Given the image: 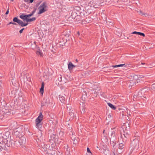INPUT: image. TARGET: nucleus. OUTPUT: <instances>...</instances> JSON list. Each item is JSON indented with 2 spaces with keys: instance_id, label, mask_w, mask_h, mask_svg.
I'll return each instance as SVG.
<instances>
[{
  "instance_id": "9",
  "label": "nucleus",
  "mask_w": 155,
  "mask_h": 155,
  "mask_svg": "<svg viewBox=\"0 0 155 155\" xmlns=\"http://www.w3.org/2000/svg\"><path fill=\"white\" fill-rule=\"evenodd\" d=\"M123 143H120L119 144L118 149L117 150V153L118 154H120L122 153L124 151L125 145H124L125 143L123 142Z\"/></svg>"
},
{
  "instance_id": "59",
  "label": "nucleus",
  "mask_w": 155,
  "mask_h": 155,
  "mask_svg": "<svg viewBox=\"0 0 155 155\" xmlns=\"http://www.w3.org/2000/svg\"><path fill=\"white\" fill-rule=\"evenodd\" d=\"M1 82L0 81V87H1Z\"/></svg>"
},
{
  "instance_id": "31",
  "label": "nucleus",
  "mask_w": 155,
  "mask_h": 155,
  "mask_svg": "<svg viewBox=\"0 0 155 155\" xmlns=\"http://www.w3.org/2000/svg\"><path fill=\"white\" fill-rule=\"evenodd\" d=\"M64 148L65 149L66 151L68 153H70V150L68 146V145H66V146H64Z\"/></svg>"
},
{
  "instance_id": "62",
  "label": "nucleus",
  "mask_w": 155,
  "mask_h": 155,
  "mask_svg": "<svg viewBox=\"0 0 155 155\" xmlns=\"http://www.w3.org/2000/svg\"><path fill=\"white\" fill-rule=\"evenodd\" d=\"M67 155H71V153H68Z\"/></svg>"
},
{
  "instance_id": "61",
  "label": "nucleus",
  "mask_w": 155,
  "mask_h": 155,
  "mask_svg": "<svg viewBox=\"0 0 155 155\" xmlns=\"http://www.w3.org/2000/svg\"><path fill=\"white\" fill-rule=\"evenodd\" d=\"M108 117H111V115H108Z\"/></svg>"
},
{
  "instance_id": "14",
  "label": "nucleus",
  "mask_w": 155,
  "mask_h": 155,
  "mask_svg": "<svg viewBox=\"0 0 155 155\" xmlns=\"http://www.w3.org/2000/svg\"><path fill=\"white\" fill-rule=\"evenodd\" d=\"M50 147L49 145L44 144L43 147L42 148V151L45 152L47 153Z\"/></svg>"
},
{
  "instance_id": "28",
  "label": "nucleus",
  "mask_w": 155,
  "mask_h": 155,
  "mask_svg": "<svg viewBox=\"0 0 155 155\" xmlns=\"http://www.w3.org/2000/svg\"><path fill=\"white\" fill-rule=\"evenodd\" d=\"M74 19L76 21H78L81 20V18L80 15H77Z\"/></svg>"
},
{
  "instance_id": "18",
  "label": "nucleus",
  "mask_w": 155,
  "mask_h": 155,
  "mask_svg": "<svg viewBox=\"0 0 155 155\" xmlns=\"http://www.w3.org/2000/svg\"><path fill=\"white\" fill-rule=\"evenodd\" d=\"M75 67L76 66L74 65L71 62H69L68 64V68L70 71H72L73 68Z\"/></svg>"
},
{
  "instance_id": "26",
  "label": "nucleus",
  "mask_w": 155,
  "mask_h": 155,
  "mask_svg": "<svg viewBox=\"0 0 155 155\" xmlns=\"http://www.w3.org/2000/svg\"><path fill=\"white\" fill-rule=\"evenodd\" d=\"M36 19V18L35 17H33L32 18H28V19H27V21L26 23H28V22H31L32 21H35Z\"/></svg>"
},
{
  "instance_id": "39",
  "label": "nucleus",
  "mask_w": 155,
  "mask_h": 155,
  "mask_svg": "<svg viewBox=\"0 0 155 155\" xmlns=\"http://www.w3.org/2000/svg\"><path fill=\"white\" fill-rule=\"evenodd\" d=\"M134 83V81H130V84H129V86H132L134 85V84H133Z\"/></svg>"
},
{
  "instance_id": "63",
  "label": "nucleus",
  "mask_w": 155,
  "mask_h": 155,
  "mask_svg": "<svg viewBox=\"0 0 155 155\" xmlns=\"http://www.w3.org/2000/svg\"><path fill=\"white\" fill-rule=\"evenodd\" d=\"M104 2V1H103L102 0L100 2H101L100 3H101V2Z\"/></svg>"
},
{
  "instance_id": "38",
  "label": "nucleus",
  "mask_w": 155,
  "mask_h": 155,
  "mask_svg": "<svg viewBox=\"0 0 155 155\" xmlns=\"http://www.w3.org/2000/svg\"><path fill=\"white\" fill-rule=\"evenodd\" d=\"M108 152L107 154L106 153L105 154V155H115V153H110L109 151V150H107V151Z\"/></svg>"
},
{
  "instance_id": "12",
  "label": "nucleus",
  "mask_w": 155,
  "mask_h": 155,
  "mask_svg": "<svg viewBox=\"0 0 155 155\" xmlns=\"http://www.w3.org/2000/svg\"><path fill=\"white\" fill-rule=\"evenodd\" d=\"M18 144L19 143V145H21L24 144L26 143V139L25 137H22L19 138V140H17Z\"/></svg>"
},
{
  "instance_id": "60",
  "label": "nucleus",
  "mask_w": 155,
  "mask_h": 155,
  "mask_svg": "<svg viewBox=\"0 0 155 155\" xmlns=\"http://www.w3.org/2000/svg\"><path fill=\"white\" fill-rule=\"evenodd\" d=\"M75 61H76V62H78V59H76V60H75Z\"/></svg>"
},
{
  "instance_id": "42",
  "label": "nucleus",
  "mask_w": 155,
  "mask_h": 155,
  "mask_svg": "<svg viewBox=\"0 0 155 155\" xmlns=\"http://www.w3.org/2000/svg\"><path fill=\"white\" fill-rule=\"evenodd\" d=\"M9 8L8 7V8L7 10V11L6 12V13H5V15H8V14L9 12Z\"/></svg>"
},
{
  "instance_id": "24",
  "label": "nucleus",
  "mask_w": 155,
  "mask_h": 155,
  "mask_svg": "<svg viewBox=\"0 0 155 155\" xmlns=\"http://www.w3.org/2000/svg\"><path fill=\"white\" fill-rule=\"evenodd\" d=\"M73 110H69V114L71 116V118L73 119L74 117H75V114L74 113L72 112Z\"/></svg>"
},
{
  "instance_id": "41",
  "label": "nucleus",
  "mask_w": 155,
  "mask_h": 155,
  "mask_svg": "<svg viewBox=\"0 0 155 155\" xmlns=\"http://www.w3.org/2000/svg\"><path fill=\"white\" fill-rule=\"evenodd\" d=\"M62 76L61 75H60V77L58 79V81H59L60 82H61L62 81Z\"/></svg>"
},
{
  "instance_id": "49",
  "label": "nucleus",
  "mask_w": 155,
  "mask_h": 155,
  "mask_svg": "<svg viewBox=\"0 0 155 155\" xmlns=\"http://www.w3.org/2000/svg\"><path fill=\"white\" fill-rule=\"evenodd\" d=\"M112 67L113 68H117V67H119V65H115L112 66Z\"/></svg>"
},
{
  "instance_id": "16",
  "label": "nucleus",
  "mask_w": 155,
  "mask_h": 155,
  "mask_svg": "<svg viewBox=\"0 0 155 155\" xmlns=\"http://www.w3.org/2000/svg\"><path fill=\"white\" fill-rule=\"evenodd\" d=\"M70 31L69 30H66L64 31L62 35L63 36H64V37H63V38H67L70 35Z\"/></svg>"
},
{
  "instance_id": "37",
  "label": "nucleus",
  "mask_w": 155,
  "mask_h": 155,
  "mask_svg": "<svg viewBox=\"0 0 155 155\" xmlns=\"http://www.w3.org/2000/svg\"><path fill=\"white\" fill-rule=\"evenodd\" d=\"M44 88L41 87L40 89V93L43 94L44 92Z\"/></svg>"
},
{
  "instance_id": "6",
  "label": "nucleus",
  "mask_w": 155,
  "mask_h": 155,
  "mask_svg": "<svg viewBox=\"0 0 155 155\" xmlns=\"http://www.w3.org/2000/svg\"><path fill=\"white\" fill-rule=\"evenodd\" d=\"M48 7L45 2H43L39 6L38 9H39V12L38 13V15L41 14L47 10L46 8Z\"/></svg>"
},
{
  "instance_id": "13",
  "label": "nucleus",
  "mask_w": 155,
  "mask_h": 155,
  "mask_svg": "<svg viewBox=\"0 0 155 155\" xmlns=\"http://www.w3.org/2000/svg\"><path fill=\"white\" fill-rule=\"evenodd\" d=\"M56 42L59 43L60 45L63 46L65 45V43L67 42V39H57Z\"/></svg>"
},
{
  "instance_id": "11",
  "label": "nucleus",
  "mask_w": 155,
  "mask_h": 155,
  "mask_svg": "<svg viewBox=\"0 0 155 155\" xmlns=\"http://www.w3.org/2000/svg\"><path fill=\"white\" fill-rule=\"evenodd\" d=\"M18 141L16 140H13V139H11L10 138L9 143L11 144V145L12 147H14L15 146H17L18 145Z\"/></svg>"
},
{
  "instance_id": "50",
  "label": "nucleus",
  "mask_w": 155,
  "mask_h": 155,
  "mask_svg": "<svg viewBox=\"0 0 155 155\" xmlns=\"http://www.w3.org/2000/svg\"><path fill=\"white\" fill-rule=\"evenodd\" d=\"M44 82H42L41 84V87L44 88Z\"/></svg>"
},
{
  "instance_id": "44",
  "label": "nucleus",
  "mask_w": 155,
  "mask_h": 155,
  "mask_svg": "<svg viewBox=\"0 0 155 155\" xmlns=\"http://www.w3.org/2000/svg\"><path fill=\"white\" fill-rule=\"evenodd\" d=\"M84 95H87V93L85 91H84L83 92V96Z\"/></svg>"
},
{
  "instance_id": "33",
  "label": "nucleus",
  "mask_w": 155,
  "mask_h": 155,
  "mask_svg": "<svg viewBox=\"0 0 155 155\" xmlns=\"http://www.w3.org/2000/svg\"><path fill=\"white\" fill-rule=\"evenodd\" d=\"M60 100L62 103H64V102L65 98L62 96H61L59 97Z\"/></svg>"
},
{
  "instance_id": "43",
  "label": "nucleus",
  "mask_w": 155,
  "mask_h": 155,
  "mask_svg": "<svg viewBox=\"0 0 155 155\" xmlns=\"http://www.w3.org/2000/svg\"><path fill=\"white\" fill-rule=\"evenodd\" d=\"M40 2H38L35 5V6L36 7V8H38V7L39 6V5H40Z\"/></svg>"
},
{
  "instance_id": "57",
  "label": "nucleus",
  "mask_w": 155,
  "mask_h": 155,
  "mask_svg": "<svg viewBox=\"0 0 155 155\" xmlns=\"http://www.w3.org/2000/svg\"><path fill=\"white\" fill-rule=\"evenodd\" d=\"M14 125H17V123L16 122H14Z\"/></svg>"
},
{
  "instance_id": "1",
  "label": "nucleus",
  "mask_w": 155,
  "mask_h": 155,
  "mask_svg": "<svg viewBox=\"0 0 155 155\" xmlns=\"http://www.w3.org/2000/svg\"><path fill=\"white\" fill-rule=\"evenodd\" d=\"M13 21L14 22L12 21L10 22L7 25H8L11 24L15 25H17V24L15 22L17 23L19 25H20L21 27L25 26L27 25L28 24V23H25L22 21L18 19V17L14 18L13 19Z\"/></svg>"
},
{
  "instance_id": "51",
  "label": "nucleus",
  "mask_w": 155,
  "mask_h": 155,
  "mask_svg": "<svg viewBox=\"0 0 155 155\" xmlns=\"http://www.w3.org/2000/svg\"><path fill=\"white\" fill-rule=\"evenodd\" d=\"M31 47L33 49H34L35 48H36L35 47V46H34V44H32L31 45Z\"/></svg>"
},
{
  "instance_id": "30",
  "label": "nucleus",
  "mask_w": 155,
  "mask_h": 155,
  "mask_svg": "<svg viewBox=\"0 0 155 155\" xmlns=\"http://www.w3.org/2000/svg\"><path fill=\"white\" fill-rule=\"evenodd\" d=\"M124 67L126 68H129L130 67V68H133V67L132 66L131 64L130 63H126V64H124Z\"/></svg>"
},
{
  "instance_id": "54",
  "label": "nucleus",
  "mask_w": 155,
  "mask_h": 155,
  "mask_svg": "<svg viewBox=\"0 0 155 155\" xmlns=\"http://www.w3.org/2000/svg\"><path fill=\"white\" fill-rule=\"evenodd\" d=\"M59 134H61L62 135H63V132L62 131H61L59 132Z\"/></svg>"
},
{
  "instance_id": "55",
  "label": "nucleus",
  "mask_w": 155,
  "mask_h": 155,
  "mask_svg": "<svg viewBox=\"0 0 155 155\" xmlns=\"http://www.w3.org/2000/svg\"><path fill=\"white\" fill-rule=\"evenodd\" d=\"M29 1H30L29 2L30 3H31L33 2L34 0H29Z\"/></svg>"
},
{
  "instance_id": "21",
  "label": "nucleus",
  "mask_w": 155,
  "mask_h": 155,
  "mask_svg": "<svg viewBox=\"0 0 155 155\" xmlns=\"http://www.w3.org/2000/svg\"><path fill=\"white\" fill-rule=\"evenodd\" d=\"M130 127L129 126H128V127H127L126 126L124 125L123 126V133H124L125 132V130H126V131L127 132V133H128V132L129 131Z\"/></svg>"
},
{
  "instance_id": "48",
  "label": "nucleus",
  "mask_w": 155,
  "mask_h": 155,
  "mask_svg": "<svg viewBox=\"0 0 155 155\" xmlns=\"http://www.w3.org/2000/svg\"><path fill=\"white\" fill-rule=\"evenodd\" d=\"M85 111V109L84 108H83L82 109V110L81 111V113L82 114L84 113Z\"/></svg>"
},
{
  "instance_id": "20",
  "label": "nucleus",
  "mask_w": 155,
  "mask_h": 155,
  "mask_svg": "<svg viewBox=\"0 0 155 155\" xmlns=\"http://www.w3.org/2000/svg\"><path fill=\"white\" fill-rule=\"evenodd\" d=\"M131 34H136L137 35H140L141 36H143V37H144L145 36V35L144 33L140 32H137L136 31H134L133 32H132Z\"/></svg>"
},
{
  "instance_id": "25",
  "label": "nucleus",
  "mask_w": 155,
  "mask_h": 155,
  "mask_svg": "<svg viewBox=\"0 0 155 155\" xmlns=\"http://www.w3.org/2000/svg\"><path fill=\"white\" fill-rule=\"evenodd\" d=\"M77 13L75 12H73L71 13V16L69 17V18H72L74 19L76 17L77 15Z\"/></svg>"
},
{
  "instance_id": "23",
  "label": "nucleus",
  "mask_w": 155,
  "mask_h": 155,
  "mask_svg": "<svg viewBox=\"0 0 155 155\" xmlns=\"http://www.w3.org/2000/svg\"><path fill=\"white\" fill-rule=\"evenodd\" d=\"M68 133H69L70 135L73 136L74 135V132L72 130V127H69L68 129Z\"/></svg>"
},
{
  "instance_id": "36",
  "label": "nucleus",
  "mask_w": 155,
  "mask_h": 155,
  "mask_svg": "<svg viewBox=\"0 0 155 155\" xmlns=\"http://www.w3.org/2000/svg\"><path fill=\"white\" fill-rule=\"evenodd\" d=\"M67 110H71L72 109V107L70 106V105L69 104H68V106H67Z\"/></svg>"
},
{
  "instance_id": "22",
  "label": "nucleus",
  "mask_w": 155,
  "mask_h": 155,
  "mask_svg": "<svg viewBox=\"0 0 155 155\" xmlns=\"http://www.w3.org/2000/svg\"><path fill=\"white\" fill-rule=\"evenodd\" d=\"M111 137L112 140H115L116 139L115 132L114 130H113L111 133Z\"/></svg>"
},
{
  "instance_id": "56",
  "label": "nucleus",
  "mask_w": 155,
  "mask_h": 155,
  "mask_svg": "<svg viewBox=\"0 0 155 155\" xmlns=\"http://www.w3.org/2000/svg\"><path fill=\"white\" fill-rule=\"evenodd\" d=\"M77 35L78 36H79L80 35V33L79 31H78L77 32Z\"/></svg>"
},
{
  "instance_id": "52",
  "label": "nucleus",
  "mask_w": 155,
  "mask_h": 155,
  "mask_svg": "<svg viewBox=\"0 0 155 155\" xmlns=\"http://www.w3.org/2000/svg\"><path fill=\"white\" fill-rule=\"evenodd\" d=\"M119 67H123V66H124V64H119Z\"/></svg>"
},
{
  "instance_id": "19",
  "label": "nucleus",
  "mask_w": 155,
  "mask_h": 155,
  "mask_svg": "<svg viewBox=\"0 0 155 155\" xmlns=\"http://www.w3.org/2000/svg\"><path fill=\"white\" fill-rule=\"evenodd\" d=\"M42 102L43 103H42V104H43V105L44 106H47L48 105V104L50 103V102L48 98L44 99Z\"/></svg>"
},
{
  "instance_id": "32",
  "label": "nucleus",
  "mask_w": 155,
  "mask_h": 155,
  "mask_svg": "<svg viewBox=\"0 0 155 155\" xmlns=\"http://www.w3.org/2000/svg\"><path fill=\"white\" fill-rule=\"evenodd\" d=\"M78 138L77 137H75L74 138V139H72L73 141V144H76L78 142Z\"/></svg>"
},
{
  "instance_id": "10",
  "label": "nucleus",
  "mask_w": 155,
  "mask_h": 155,
  "mask_svg": "<svg viewBox=\"0 0 155 155\" xmlns=\"http://www.w3.org/2000/svg\"><path fill=\"white\" fill-rule=\"evenodd\" d=\"M150 90V89L149 88L147 87H145L141 89V90L138 92V95L140 96L141 94H144Z\"/></svg>"
},
{
  "instance_id": "5",
  "label": "nucleus",
  "mask_w": 155,
  "mask_h": 155,
  "mask_svg": "<svg viewBox=\"0 0 155 155\" xmlns=\"http://www.w3.org/2000/svg\"><path fill=\"white\" fill-rule=\"evenodd\" d=\"M134 138L130 143L131 147H132V149L133 150L138 148L139 145V141L138 139V137H134Z\"/></svg>"
},
{
  "instance_id": "46",
  "label": "nucleus",
  "mask_w": 155,
  "mask_h": 155,
  "mask_svg": "<svg viewBox=\"0 0 155 155\" xmlns=\"http://www.w3.org/2000/svg\"><path fill=\"white\" fill-rule=\"evenodd\" d=\"M34 45L35 48H37V46L36 44V42L35 41H34Z\"/></svg>"
},
{
  "instance_id": "64",
  "label": "nucleus",
  "mask_w": 155,
  "mask_h": 155,
  "mask_svg": "<svg viewBox=\"0 0 155 155\" xmlns=\"http://www.w3.org/2000/svg\"><path fill=\"white\" fill-rule=\"evenodd\" d=\"M95 1L96 2V0H94L93 2H94Z\"/></svg>"
},
{
  "instance_id": "27",
  "label": "nucleus",
  "mask_w": 155,
  "mask_h": 155,
  "mask_svg": "<svg viewBox=\"0 0 155 155\" xmlns=\"http://www.w3.org/2000/svg\"><path fill=\"white\" fill-rule=\"evenodd\" d=\"M108 105L110 107L111 109L114 110H115L116 109V107L113 104L110 103H108Z\"/></svg>"
},
{
  "instance_id": "34",
  "label": "nucleus",
  "mask_w": 155,
  "mask_h": 155,
  "mask_svg": "<svg viewBox=\"0 0 155 155\" xmlns=\"http://www.w3.org/2000/svg\"><path fill=\"white\" fill-rule=\"evenodd\" d=\"M36 54L38 55H40L41 56H42L43 54L41 52L39 51H37L36 52Z\"/></svg>"
},
{
  "instance_id": "35",
  "label": "nucleus",
  "mask_w": 155,
  "mask_h": 155,
  "mask_svg": "<svg viewBox=\"0 0 155 155\" xmlns=\"http://www.w3.org/2000/svg\"><path fill=\"white\" fill-rule=\"evenodd\" d=\"M35 10H33L31 12V13L30 14L28 15L29 17H30L34 15V14L35 13Z\"/></svg>"
},
{
  "instance_id": "2",
  "label": "nucleus",
  "mask_w": 155,
  "mask_h": 155,
  "mask_svg": "<svg viewBox=\"0 0 155 155\" xmlns=\"http://www.w3.org/2000/svg\"><path fill=\"white\" fill-rule=\"evenodd\" d=\"M13 128L14 129H15L14 133L17 137H20L24 135V129L23 127L21 126L17 128H15V127L14 128L13 127Z\"/></svg>"
},
{
  "instance_id": "3",
  "label": "nucleus",
  "mask_w": 155,
  "mask_h": 155,
  "mask_svg": "<svg viewBox=\"0 0 155 155\" xmlns=\"http://www.w3.org/2000/svg\"><path fill=\"white\" fill-rule=\"evenodd\" d=\"M43 115L40 112L39 116L35 120L36 127L38 129L41 128L42 127L41 121L43 120Z\"/></svg>"
},
{
  "instance_id": "40",
  "label": "nucleus",
  "mask_w": 155,
  "mask_h": 155,
  "mask_svg": "<svg viewBox=\"0 0 155 155\" xmlns=\"http://www.w3.org/2000/svg\"><path fill=\"white\" fill-rule=\"evenodd\" d=\"M151 88L153 89H155V83L153 84L152 85Z\"/></svg>"
},
{
  "instance_id": "47",
  "label": "nucleus",
  "mask_w": 155,
  "mask_h": 155,
  "mask_svg": "<svg viewBox=\"0 0 155 155\" xmlns=\"http://www.w3.org/2000/svg\"><path fill=\"white\" fill-rule=\"evenodd\" d=\"M25 29V28H23L22 29H21L20 31H19V33L21 34V33H22L23 32V30Z\"/></svg>"
},
{
  "instance_id": "29",
  "label": "nucleus",
  "mask_w": 155,
  "mask_h": 155,
  "mask_svg": "<svg viewBox=\"0 0 155 155\" xmlns=\"http://www.w3.org/2000/svg\"><path fill=\"white\" fill-rule=\"evenodd\" d=\"M52 144H51V148L52 149L55 150L56 148V143H53V142L52 143Z\"/></svg>"
},
{
  "instance_id": "8",
  "label": "nucleus",
  "mask_w": 155,
  "mask_h": 155,
  "mask_svg": "<svg viewBox=\"0 0 155 155\" xmlns=\"http://www.w3.org/2000/svg\"><path fill=\"white\" fill-rule=\"evenodd\" d=\"M129 137V133H127L126 130H125L124 133L122 134H121V138L123 142L125 143Z\"/></svg>"
},
{
  "instance_id": "53",
  "label": "nucleus",
  "mask_w": 155,
  "mask_h": 155,
  "mask_svg": "<svg viewBox=\"0 0 155 155\" xmlns=\"http://www.w3.org/2000/svg\"><path fill=\"white\" fill-rule=\"evenodd\" d=\"M33 8H34V10H35V12H36V10H37V8H36V6H35Z\"/></svg>"
},
{
  "instance_id": "17",
  "label": "nucleus",
  "mask_w": 155,
  "mask_h": 155,
  "mask_svg": "<svg viewBox=\"0 0 155 155\" xmlns=\"http://www.w3.org/2000/svg\"><path fill=\"white\" fill-rule=\"evenodd\" d=\"M55 152V150L52 149L50 147L47 154L48 155H54Z\"/></svg>"
},
{
  "instance_id": "7",
  "label": "nucleus",
  "mask_w": 155,
  "mask_h": 155,
  "mask_svg": "<svg viewBox=\"0 0 155 155\" xmlns=\"http://www.w3.org/2000/svg\"><path fill=\"white\" fill-rule=\"evenodd\" d=\"M110 140V145L112 149V151L115 153L117 152V150L116 149L117 146L116 145V141L115 140Z\"/></svg>"
},
{
  "instance_id": "15",
  "label": "nucleus",
  "mask_w": 155,
  "mask_h": 155,
  "mask_svg": "<svg viewBox=\"0 0 155 155\" xmlns=\"http://www.w3.org/2000/svg\"><path fill=\"white\" fill-rule=\"evenodd\" d=\"M19 17L21 19H23L24 21H25L26 22H27L28 18L29 17L28 15H24L23 14L20 15Z\"/></svg>"
},
{
  "instance_id": "58",
  "label": "nucleus",
  "mask_w": 155,
  "mask_h": 155,
  "mask_svg": "<svg viewBox=\"0 0 155 155\" xmlns=\"http://www.w3.org/2000/svg\"><path fill=\"white\" fill-rule=\"evenodd\" d=\"M28 1V0H24L25 2H27Z\"/></svg>"
},
{
  "instance_id": "45",
  "label": "nucleus",
  "mask_w": 155,
  "mask_h": 155,
  "mask_svg": "<svg viewBox=\"0 0 155 155\" xmlns=\"http://www.w3.org/2000/svg\"><path fill=\"white\" fill-rule=\"evenodd\" d=\"M87 151L88 153H91V154H92V153L91 152V151L90 150V149L88 147H87Z\"/></svg>"
},
{
  "instance_id": "4",
  "label": "nucleus",
  "mask_w": 155,
  "mask_h": 155,
  "mask_svg": "<svg viewBox=\"0 0 155 155\" xmlns=\"http://www.w3.org/2000/svg\"><path fill=\"white\" fill-rule=\"evenodd\" d=\"M49 142L51 143L54 142L58 144H60L61 142V141L58 140V136L55 134L50 135V139H49Z\"/></svg>"
}]
</instances>
